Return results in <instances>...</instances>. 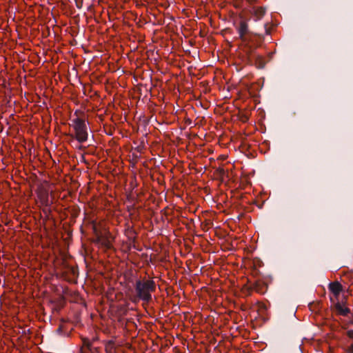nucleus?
Masks as SVG:
<instances>
[{"instance_id": "nucleus-1", "label": "nucleus", "mask_w": 353, "mask_h": 353, "mask_svg": "<svg viewBox=\"0 0 353 353\" xmlns=\"http://www.w3.org/2000/svg\"><path fill=\"white\" fill-rule=\"evenodd\" d=\"M134 290L136 296L132 299L133 302L138 299L149 303L152 300V294L156 290L155 282L147 278L138 279L134 284Z\"/></svg>"}, {"instance_id": "nucleus-2", "label": "nucleus", "mask_w": 353, "mask_h": 353, "mask_svg": "<svg viewBox=\"0 0 353 353\" xmlns=\"http://www.w3.org/2000/svg\"><path fill=\"white\" fill-rule=\"evenodd\" d=\"M70 125L74 131V134H70L72 138L75 139L79 143H84L88 140V127L84 119L74 118L72 120V123Z\"/></svg>"}, {"instance_id": "nucleus-3", "label": "nucleus", "mask_w": 353, "mask_h": 353, "mask_svg": "<svg viewBox=\"0 0 353 353\" xmlns=\"http://www.w3.org/2000/svg\"><path fill=\"white\" fill-rule=\"evenodd\" d=\"M328 289L334 297L338 299L340 293L343 291V286L339 281H334L329 283Z\"/></svg>"}, {"instance_id": "nucleus-4", "label": "nucleus", "mask_w": 353, "mask_h": 353, "mask_svg": "<svg viewBox=\"0 0 353 353\" xmlns=\"http://www.w3.org/2000/svg\"><path fill=\"white\" fill-rule=\"evenodd\" d=\"M267 284L261 280L256 281L252 286V290L260 294H265L267 291Z\"/></svg>"}, {"instance_id": "nucleus-5", "label": "nucleus", "mask_w": 353, "mask_h": 353, "mask_svg": "<svg viewBox=\"0 0 353 353\" xmlns=\"http://www.w3.org/2000/svg\"><path fill=\"white\" fill-rule=\"evenodd\" d=\"M37 196L40 200V202L45 205H49V196H48V190L44 188H39L37 190Z\"/></svg>"}, {"instance_id": "nucleus-6", "label": "nucleus", "mask_w": 353, "mask_h": 353, "mask_svg": "<svg viewBox=\"0 0 353 353\" xmlns=\"http://www.w3.org/2000/svg\"><path fill=\"white\" fill-rule=\"evenodd\" d=\"M96 243L105 250L111 249L112 247L111 241L108 238L103 236H98L96 239Z\"/></svg>"}, {"instance_id": "nucleus-7", "label": "nucleus", "mask_w": 353, "mask_h": 353, "mask_svg": "<svg viewBox=\"0 0 353 353\" xmlns=\"http://www.w3.org/2000/svg\"><path fill=\"white\" fill-rule=\"evenodd\" d=\"M337 313L341 316H346L350 313V310L345 303H337L335 305Z\"/></svg>"}, {"instance_id": "nucleus-8", "label": "nucleus", "mask_w": 353, "mask_h": 353, "mask_svg": "<svg viewBox=\"0 0 353 353\" xmlns=\"http://www.w3.org/2000/svg\"><path fill=\"white\" fill-rule=\"evenodd\" d=\"M252 14L255 17L256 20H259L265 15V8L262 6L254 7Z\"/></svg>"}, {"instance_id": "nucleus-9", "label": "nucleus", "mask_w": 353, "mask_h": 353, "mask_svg": "<svg viewBox=\"0 0 353 353\" xmlns=\"http://www.w3.org/2000/svg\"><path fill=\"white\" fill-rule=\"evenodd\" d=\"M248 23L244 21H241L239 23L238 32H239V37L242 40L244 39V37L248 32Z\"/></svg>"}, {"instance_id": "nucleus-10", "label": "nucleus", "mask_w": 353, "mask_h": 353, "mask_svg": "<svg viewBox=\"0 0 353 353\" xmlns=\"http://www.w3.org/2000/svg\"><path fill=\"white\" fill-rule=\"evenodd\" d=\"M105 351L106 353H114L115 343L114 341H108L104 343Z\"/></svg>"}, {"instance_id": "nucleus-11", "label": "nucleus", "mask_w": 353, "mask_h": 353, "mask_svg": "<svg viewBox=\"0 0 353 353\" xmlns=\"http://www.w3.org/2000/svg\"><path fill=\"white\" fill-rule=\"evenodd\" d=\"M342 281L345 282V281H347L348 284L352 285L353 284V272L352 271H348L345 272L342 276Z\"/></svg>"}, {"instance_id": "nucleus-12", "label": "nucleus", "mask_w": 353, "mask_h": 353, "mask_svg": "<svg viewBox=\"0 0 353 353\" xmlns=\"http://www.w3.org/2000/svg\"><path fill=\"white\" fill-rule=\"evenodd\" d=\"M82 341H83V345H82L81 348L92 349V341H90L88 339H86V338H83L82 339Z\"/></svg>"}, {"instance_id": "nucleus-13", "label": "nucleus", "mask_w": 353, "mask_h": 353, "mask_svg": "<svg viewBox=\"0 0 353 353\" xmlns=\"http://www.w3.org/2000/svg\"><path fill=\"white\" fill-rule=\"evenodd\" d=\"M81 353H92V349L81 348Z\"/></svg>"}, {"instance_id": "nucleus-14", "label": "nucleus", "mask_w": 353, "mask_h": 353, "mask_svg": "<svg viewBox=\"0 0 353 353\" xmlns=\"http://www.w3.org/2000/svg\"><path fill=\"white\" fill-rule=\"evenodd\" d=\"M347 336L350 339H353V330H348L347 332Z\"/></svg>"}, {"instance_id": "nucleus-15", "label": "nucleus", "mask_w": 353, "mask_h": 353, "mask_svg": "<svg viewBox=\"0 0 353 353\" xmlns=\"http://www.w3.org/2000/svg\"><path fill=\"white\" fill-rule=\"evenodd\" d=\"M347 353H353V343L348 347L347 350Z\"/></svg>"}, {"instance_id": "nucleus-16", "label": "nucleus", "mask_w": 353, "mask_h": 353, "mask_svg": "<svg viewBox=\"0 0 353 353\" xmlns=\"http://www.w3.org/2000/svg\"><path fill=\"white\" fill-rule=\"evenodd\" d=\"M249 4H253L257 3V0H245Z\"/></svg>"}, {"instance_id": "nucleus-17", "label": "nucleus", "mask_w": 353, "mask_h": 353, "mask_svg": "<svg viewBox=\"0 0 353 353\" xmlns=\"http://www.w3.org/2000/svg\"><path fill=\"white\" fill-rule=\"evenodd\" d=\"M99 348L96 347V348H94V350H95L96 352H99Z\"/></svg>"}]
</instances>
